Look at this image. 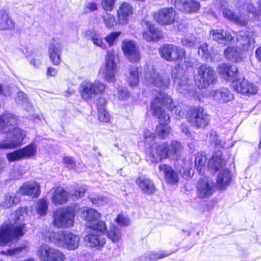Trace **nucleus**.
<instances>
[{
  "label": "nucleus",
  "instance_id": "52",
  "mask_svg": "<svg viewBox=\"0 0 261 261\" xmlns=\"http://www.w3.org/2000/svg\"><path fill=\"white\" fill-rule=\"evenodd\" d=\"M98 118L101 122H108L110 120V116L102 106L98 107Z\"/></svg>",
  "mask_w": 261,
  "mask_h": 261
},
{
  "label": "nucleus",
  "instance_id": "61",
  "mask_svg": "<svg viewBox=\"0 0 261 261\" xmlns=\"http://www.w3.org/2000/svg\"><path fill=\"white\" fill-rule=\"evenodd\" d=\"M86 191V188L85 186L80 187L75 189L74 195L78 198L83 197Z\"/></svg>",
  "mask_w": 261,
  "mask_h": 261
},
{
  "label": "nucleus",
  "instance_id": "44",
  "mask_svg": "<svg viewBox=\"0 0 261 261\" xmlns=\"http://www.w3.org/2000/svg\"><path fill=\"white\" fill-rule=\"evenodd\" d=\"M118 63L117 53L113 50L108 51L106 57V65H117Z\"/></svg>",
  "mask_w": 261,
  "mask_h": 261
},
{
  "label": "nucleus",
  "instance_id": "54",
  "mask_svg": "<svg viewBox=\"0 0 261 261\" xmlns=\"http://www.w3.org/2000/svg\"><path fill=\"white\" fill-rule=\"evenodd\" d=\"M27 247L25 245H23L22 246L16 248L12 250H8L6 252L1 251V253L2 254L11 255L19 254L20 252H22L23 251L27 252Z\"/></svg>",
  "mask_w": 261,
  "mask_h": 261
},
{
  "label": "nucleus",
  "instance_id": "45",
  "mask_svg": "<svg viewBox=\"0 0 261 261\" xmlns=\"http://www.w3.org/2000/svg\"><path fill=\"white\" fill-rule=\"evenodd\" d=\"M36 210L40 216H45L47 213L48 204L47 201L44 199L39 200L35 205Z\"/></svg>",
  "mask_w": 261,
  "mask_h": 261
},
{
  "label": "nucleus",
  "instance_id": "58",
  "mask_svg": "<svg viewBox=\"0 0 261 261\" xmlns=\"http://www.w3.org/2000/svg\"><path fill=\"white\" fill-rule=\"evenodd\" d=\"M97 10V5L93 2H89L86 4L84 8L85 13H89Z\"/></svg>",
  "mask_w": 261,
  "mask_h": 261
},
{
  "label": "nucleus",
  "instance_id": "8",
  "mask_svg": "<svg viewBox=\"0 0 261 261\" xmlns=\"http://www.w3.org/2000/svg\"><path fill=\"white\" fill-rule=\"evenodd\" d=\"M172 76L174 81L176 90L184 94L194 95L193 86L190 83L189 80L184 75V69L181 66H175L172 70Z\"/></svg>",
  "mask_w": 261,
  "mask_h": 261
},
{
  "label": "nucleus",
  "instance_id": "51",
  "mask_svg": "<svg viewBox=\"0 0 261 261\" xmlns=\"http://www.w3.org/2000/svg\"><path fill=\"white\" fill-rule=\"evenodd\" d=\"M236 38L238 43L244 47L248 46L251 43V38L247 35L244 36V33L242 32L237 34Z\"/></svg>",
  "mask_w": 261,
  "mask_h": 261
},
{
  "label": "nucleus",
  "instance_id": "30",
  "mask_svg": "<svg viewBox=\"0 0 261 261\" xmlns=\"http://www.w3.org/2000/svg\"><path fill=\"white\" fill-rule=\"evenodd\" d=\"M217 71L222 79L227 81L234 79L238 73L237 66H218Z\"/></svg>",
  "mask_w": 261,
  "mask_h": 261
},
{
  "label": "nucleus",
  "instance_id": "23",
  "mask_svg": "<svg viewBox=\"0 0 261 261\" xmlns=\"http://www.w3.org/2000/svg\"><path fill=\"white\" fill-rule=\"evenodd\" d=\"M22 195L30 196L33 198L39 196L40 193V186L35 181H28L24 183L19 188Z\"/></svg>",
  "mask_w": 261,
  "mask_h": 261
},
{
  "label": "nucleus",
  "instance_id": "40",
  "mask_svg": "<svg viewBox=\"0 0 261 261\" xmlns=\"http://www.w3.org/2000/svg\"><path fill=\"white\" fill-rule=\"evenodd\" d=\"M52 248L46 244L42 245L37 250V256L41 261H47Z\"/></svg>",
  "mask_w": 261,
  "mask_h": 261
},
{
  "label": "nucleus",
  "instance_id": "43",
  "mask_svg": "<svg viewBox=\"0 0 261 261\" xmlns=\"http://www.w3.org/2000/svg\"><path fill=\"white\" fill-rule=\"evenodd\" d=\"M207 137L209 138V140L212 144H213L218 149L225 147L224 141L220 139L215 131L211 130L209 133Z\"/></svg>",
  "mask_w": 261,
  "mask_h": 261
},
{
  "label": "nucleus",
  "instance_id": "62",
  "mask_svg": "<svg viewBox=\"0 0 261 261\" xmlns=\"http://www.w3.org/2000/svg\"><path fill=\"white\" fill-rule=\"evenodd\" d=\"M181 42L184 46L186 47H192L194 45V41L188 38H184L181 39Z\"/></svg>",
  "mask_w": 261,
  "mask_h": 261
},
{
  "label": "nucleus",
  "instance_id": "31",
  "mask_svg": "<svg viewBox=\"0 0 261 261\" xmlns=\"http://www.w3.org/2000/svg\"><path fill=\"white\" fill-rule=\"evenodd\" d=\"M231 179V175L229 170L226 168L221 170L217 176V187L221 189L226 188L230 184Z\"/></svg>",
  "mask_w": 261,
  "mask_h": 261
},
{
  "label": "nucleus",
  "instance_id": "46",
  "mask_svg": "<svg viewBox=\"0 0 261 261\" xmlns=\"http://www.w3.org/2000/svg\"><path fill=\"white\" fill-rule=\"evenodd\" d=\"M87 35H90L91 36V39L94 44L101 48H104L105 47V44L103 42L101 37L99 34L96 33L95 31H87Z\"/></svg>",
  "mask_w": 261,
  "mask_h": 261
},
{
  "label": "nucleus",
  "instance_id": "32",
  "mask_svg": "<svg viewBox=\"0 0 261 261\" xmlns=\"http://www.w3.org/2000/svg\"><path fill=\"white\" fill-rule=\"evenodd\" d=\"M200 7L199 3L195 0H183L182 4L177 5V9L187 13L196 12Z\"/></svg>",
  "mask_w": 261,
  "mask_h": 261
},
{
  "label": "nucleus",
  "instance_id": "18",
  "mask_svg": "<svg viewBox=\"0 0 261 261\" xmlns=\"http://www.w3.org/2000/svg\"><path fill=\"white\" fill-rule=\"evenodd\" d=\"M209 95L213 100L220 103H226L234 98L233 94L225 87L212 90Z\"/></svg>",
  "mask_w": 261,
  "mask_h": 261
},
{
  "label": "nucleus",
  "instance_id": "11",
  "mask_svg": "<svg viewBox=\"0 0 261 261\" xmlns=\"http://www.w3.org/2000/svg\"><path fill=\"white\" fill-rule=\"evenodd\" d=\"M217 81V75L210 66H200L195 82L199 88H205L214 84Z\"/></svg>",
  "mask_w": 261,
  "mask_h": 261
},
{
  "label": "nucleus",
  "instance_id": "57",
  "mask_svg": "<svg viewBox=\"0 0 261 261\" xmlns=\"http://www.w3.org/2000/svg\"><path fill=\"white\" fill-rule=\"evenodd\" d=\"M117 96L120 100L125 99L129 96L128 90L125 88L119 87L118 88Z\"/></svg>",
  "mask_w": 261,
  "mask_h": 261
},
{
  "label": "nucleus",
  "instance_id": "64",
  "mask_svg": "<svg viewBox=\"0 0 261 261\" xmlns=\"http://www.w3.org/2000/svg\"><path fill=\"white\" fill-rule=\"evenodd\" d=\"M57 73V70L56 68L49 67L47 71V75L50 76H55Z\"/></svg>",
  "mask_w": 261,
  "mask_h": 261
},
{
  "label": "nucleus",
  "instance_id": "17",
  "mask_svg": "<svg viewBox=\"0 0 261 261\" xmlns=\"http://www.w3.org/2000/svg\"><path fill=\"white\" fill-rule=\"evenodd\" d=\"M153 18L162 25H168L173 23L176 20V14L172 8H163L154 13Z\"/></svg>",
  "mask_w": 261,
  "mask_h": 261
},
{
  "label": "nucleus",
  "instance_id": "21",
  "mask_svg": "<svg viewBox=\"0 0 261 261\" xmlns=\"http://www.w3.org/2000/svg\"><path fill=\"white\" fill-rule=\"evenodd\" d=\"M197 195L201 198H207L210 196L213 192L212 182L206 177L198 180L197 185Z\"/></svg>",
  "mask_w": 261,
  "mask_h": 261
},
{
  "label": "nucleus",
  "instance_id": "47",
  "mask_svg": "<svg viewBox=\"0 0 261 261\" xmlns=\"http://www.w3.org/2000/svg\"><path fill=\"white\" fill-rule=\"evenodd\" d=\"M108 238L113 242H117L121 238V232L118 227L112 226L107 233Z\"/></svg>",
  "mask_w": 261,
  "mask_h": 261
},
{
  "label": "nucleus",
  "instance_id": "59",
  "mask_svg": "<svg viewBox=\"0 0 261 261\" xmlns=\"http://www.w3.org/2000/svg\"><path fill=\"white\" fill-rule=\"evenodd\" d=\"M120 34V32H115L111 33L110 35H107L105 37L106 41L111 45L113 44V42Z\"/></svg>",
  "mask_w": 261,
  "mask_h": 261
},
{
  "label": "nucleus",
  "instance_id": "42",
  "mask_svg": "<svg viewBox=\"0 0 261 261\" xmlns=\"http://www.w3.org/2000/svg\"><path fill=\"white\" fill-rule=\"evenodd\" d=\"M16 101L18 104L22 105L26 110L33 111L32 105L29 102L27 96L23 92L19 91L18 92Z\"/></svg>",
  "mask_w": 261,
  "mask_h": 261
},
{
  "label": "nucleus",
  "instance_id": "37",
  "mask_svg": "<svg viewBox=\"0 0 261 261\" xmlns=\"http://www.w3.org/2000/svg\"><path fill=\"white\" fill-rule=\"evenodd\" d=\"M116 72V66H103L99 71V74L107 81L112 82L115 80Z\"/></svg>",
  "mask_w": 261,
  "mask_h": 261
},
{
  "label": "nucleus",
  "instance_id": "7",
  "mask_svg": "<svg viewBox=\"0 0 261 261\" xmlns=\"http://www.w3.org/2000/svg\"><path fill=\"white\" fill-rule=\"evenodd\" d=\"M188 118L191 125L196 128H205L211 120L210 115L200 107L191 108Z\"/></svg>",
  "mask_w": 261,
  "mask_h": 261
},
{
  "label": "nucleus",
  "instance_id": "5",
  "mask_svg": "<svg viewBox=\"0 0 261 261\" xmlns=\"http://www.w3.org/2000/svg\"><path fill=\"white\" fill-rule=\"evenodd\" d=\"M215 5L218 9H221L226 19L240 25H246L247 19L251 17V15L254 20L259 19V15L256 13L255 8L251 4L246 3L239 7V15L227 8V3L225 0H215Z\"/></svg>",
  "mask_w": 261,
  "mask_h": 261
},
{
  "label": "nucleus",
  "instance_id": "41",
  "mask_svg": "<svg viewBox=\"0 0 261 261\" xmlns=\"http://www.w3.org/2000/svg\"><path fill=\"white\" fill-rule=\"evenodd\" d=\"M198 54L199 56L206 61L213 60V53L208 48L206 43H203L199 47Z\"/></svg>",
  "mask_w": 261,
  "mask_h": 261
},
{
  "label": "nucleus",
  "instance_id": "9",
  "mask_svg": "<svg viewBox=\"0 0 261 261\" xmlns=\"http://www.w3.org/2000/svg\"><path fill=\"white\" fill-rule=\"evenodd\" d=\"M105 89L106 85L99 81L93 83L85 81L80 87L82 97L86 101L91 100L96 95L103 93Z\"/></svg>",
  "mask_w": 261,
  "mask_h": 261
},
{
  "label": "nucleus",
  "instance_id": "33",
  "mask_svg": "<svg viewBox=\"0 0 261 261\" xmlns=\"http://www.w3.org/2000/svg\"><path fill=\"white\" fill-rule=\"evenodd\" d=\"M68 198L67 192L62 188L58 187L53 193L51 201L54 204H62L67 201Z\"/></svg>",
  "mask_w": 261,
  "mask_h": 261
},
{
  "label": "nucleus",
  "instance_id": "56",
  "mask_svg": "<svg viewBox=\"0 0 261 261\" xmlns=\"http://www.w3.org/2000/svg\"><path fill=\"white\" fill-rule=\"evenodd\" d=\"M63 162L69 169H74L76 163L73 157L64 156L63 158Z\"/></svg>",
  "mask_w": 261,
  "mask_h": 261
},
{
  "label": "nucleus",
  "instance_id": "36",
  "mask_svg": "<svg viewBox=\"0 0 261 261\" xmlns=\"http://www.w3.org/2000/svg\"><path fill=\"white\" fill-rule=\"evenodd\" d=\"M224 55L226 59L233 62H238L242 58L240 48L235 47H227Z\"/></svg>",
  "mask_w": 261,
  "mask_h": 261
},
{
  "label": "nucleus",
  "instance_id": "12",
  "mask_svg": "<svg viewBox=\"0 0 261 261\" xmlns=\"http://www.w3.org/2000/svg\"><path fill=\"white\" fill-rule=\"evenodd\" d=\"M37 151V145L33 143L23 148L8 153L6 158L9 162H13L33 158L36 154Z\"/></svg>",
  "mask_w": 261,
  "mask_h": 261
},
{
  "label": "nucleus",
  "instance_id": "20",
  "mask_svg": "<svg viewBox=\"0 0 261 261\" xmlns=\"http://www.w3.org/2000/svg\"><path fill=\"white\" fill-rule=\"evenodd\" d=\"M159 173L164 177L165 181L170 184L175 185L178 182L179 175L172 168L165 164L159 166Z\"/></svg>",
  "mask_w": 261,
  "mask_h": 261
},
{
  "label": "nucleus",
  "instance_id": "63",
  "mask_svg": "<svg viewBox=\"0 0 261 261\" xmlns=\"http://www.w3.org/2000/svg\"><path fill=\"white\" fill-rule=\"evenodd\" d=\"M184 59V63L186 64L193 65L195 64V59L190 56L187 57L186 56V53L185 54V56L182 57V59Z\"/></svg>",
  "mask_w": 261,
  "mask_h": 261
},
{
  "label": "nucleus",
  "instance_id": "38",
  "mask_svg": "<svg viewBox=\"0 0 261 261\" xmlns=\"http://www.w3.org/2000/svg\"><path fill=\"white\" fill-rule=\"evenodd\" d=\"M139 69L137 66H131L126 74L127 81L131 87L136 86L139 81Z\"/></svg>",
  "mask_w": 261,
  "mask_h": 261
},
{
  "label": "nucleus",
  "instance_id": "16",
  "mask_svg": "<svg viewBox=\"0 0 261 261\" xmlns=\"http://www.w3.org/2000/svg\"><path fill=\"white\" fill-rule=\"evenodd\" d=\"M160 53L164 59L172 61L176 60H182L185 50L172 44H166L161 48Z\"/></svg>",
  "mask_w": 261,
  "mask_h": 261
},
{
  "label": "nucleus",
  "instance_id": "28",
  "mask_svg": "<svg viewBox=\"0 0 261 261\" xmlns=\"http://www.w3.org/2000/svg\"><path fill=\"white\" fill-rule=\"evenodd\" d=\"M210 37L212 39L219 43L230 41L233 39L232 36L229 33L225 32L221 29L212 30Z\"/></svg>",
  "mask_w": 261,
  "mask_h": 261
},
{
  "label": "nucleus",
  "instance_id": "49",
  "mask_svg": "<svg viewBox=\"0 0 261 261\" xmlns=\"http://www.w3.org/2000/svg\"><path fill=\"white\" fill-rule=\"evenodd\" d=\"M89 199L93 204L98 206L105 205L108 202L107 198L100 195H91Z\"/></svg>",
  "mask_w": 261,
  "mask_h": 261
},
{
  "label": "nucleus",
  "instance_id": "55",
  "mask_svg": "<svg viewBox=\"0 0 261 261\" xmlns=\"http://www.w3.org/2000/svg\"><path fill=\"white\" fill-rule=\"evenodd\" d=\"M103 20L106 25L108 28H112L116 24L115 17L112 15L106 14L103 16Z\"/></svg>",
  "mask_w": 261,
  "mask_h": 261
},
{
  "label": "nucleus",
  "instance_id": "48",
  "mask_svg": "<svg viewBox=\"0 0 261 261\" xmlns=\"http://www.w3.org/2000/svg\"><path fill=\"white\" fill-rule=\"evenodd\" d=\"M65 259V256L63 253L53 248L50 255L47 261H64Z\"/></svg>",
  "mask_w": 261,
  "mask_h": 261
},
{
  "label": "nucleus",
  "instance_id": "13",
  "mask_svg": "<svg viewBox=\"0 0 261 261\" xmlns=\"http://www.w3.org/2000/svg\"><path fill=\"white\" fill-rule=\"evenodd\" d=\"M233 89L243 95H255L258 91V86L253 82L244 77L237 78L231 83Z\"/></svg>",
  "mask_w": 261,
  "mask_h": 261
},
{
  "label": "nucleus",
  "instance_id": "22",
  "mask_svg": "<svg viewBox=\"0 0 261 261\" xmlns=\"http://www.w3.org/2000/svg\"><path fill=\"white\" fill-rule=\"evenodd\" d=\"M103 231L92 229V232L86 236V240L88 241L91 247L98 248L103 246L106 243L104 234L102 233Z\"/></svg>",
  "mask_w": 261,
  "mask_h": 261
},
{
  "label": "nucleus",
  "instance_id": "6",
  "mask_svg": "<svg viewBox=\"0 0 261 261\" xmlns=\"http://www.w3.org/2000/svg\"><path fill=\"white\" fill-rule=\"evenodd\" d=\"M46 240L59 247L74 250L79 245L80 238L68 231L50 232L45 236Z\"/></svg>",
  "mask_w": 261,
  "mask_h": 261
},
{
  "label": "nucleus",
  "instance_id": "35",
  "mask_svg": "<svg viewBox=\"0 0 261 261\" xmlns=\"http://www.w3.org/2000/svg\"><path fill=\"white\" fill-rule=\"evenodd\" d=\"M147 30L143 33V37L147 41L159 40L160 38V32L155 27L149 22L146 23Z\"/></svg>",
  "mask_w": 261,
  "mask_h": 261
},
{
  "label": "nucleus",
  "instance_id": "3",
  "mask_svg": "<svg viewBox=\"0 0 261 261\" xmlns=\"http://www.w3.org/2000/svg\"><path fill=\"white\" fill-rule=\"evenodd\" d=\"M172 99L166 93L160 92L150 104V110L153 116H156L159 121V124L156 126V133L162 138L167 137L171 132V128L167 125L170 122V118L168 114L162 109V106H165L173 111L176 109L173 106Z\"/></svg>",
  "mask_w": 261,
  "mask_h": 261
},
{
  "label": "nucleus",
  "instance_id": "15",
  "mask_svg": "<svg viewBox=\"0 0 261 261\" xmlns=\"http://www.w3.org/2000/svg\"><path fill=\"white\" fill-rule=\"evenodd\" d=\"M144 78L148 84H152L157 87H164L167 88L170 84V79L167 74H163L160 75L154 71L153 66L147 68L144 72Z\"/></svg>",
  "mask_w": 261,
  "mask_h": 261
},
{
  "label": "nucleus",
  "instance_id": "24",
  "mask_svg": "<svg viewBox=\"0 0 261 261\" xmlns=\"http://www.w3.org/2000/svg\"><path fill=\"white\" fill-rule=\"evenodd\" d=\"M133 8L132 6L128 3H122L117 10L118 19L119 23L126 24L129 18L133 14Z\"/></svg>",
  "mask_w": 261,
  "mask_h": 261
},
{
  "label": "nucleus",
  "instance_id": "2",
  "mask_svg": "<svg viewBox=\"0 0 261 261\" xmlns=\"http://www.w3.org/2000/svg\"><path fill=\"white\" fill-rule=\"evenodd\" d=\"M144 142L146 145H151L147 158L151 163H157L163 159L176 158L181 149L180 144L176 141H172L170 145L164 144L157 145L152 144L155 136L149 130L144 132Z\"/></svg>",
  "mask_w": 261,
  "mask_h": 261
},
{
  "label": "nucleus",
  "instance_id": "60",
  "mask_svg": "<svg viewBox=\"0 0 261 261\" xmlns=\"http://www.w3.org/2000/svg\"><path fill=\"white\" fill-rule=\"evenodd\" d=\"M116 221L121 226H127L129 222L128 219L122 215H119Z\"/></svg>",
  "mask_w": 261,
  "mask_h": 261
},
{
  "label": "nucleus",
  "instance_id": "1",
  "mask_svg": "<svg viewBox=\"0 0 261 261\" xmlns=\"http://www.w3.org/2000/svg\"><path fill=\"white\" fill-rule=\"evenodd\" d=\"M17 122L16 116L10 113L0 117V133L6 134L5 139L0 141V149H14L22 144L26 133L16 126Z\"/></svg>",
  "mask_w": 261,
  "mask_h": 261
},
{
  "label": "nucleus",
  "instance_id": "4",
  "mask_svg": "<svg viewBox=\"0 0 261 261\" xmlns=\"http://www.w3.org/2000/svg\"><path fill=\"white\" fill-rule=\"evenodd\" d=\"M28 208L20 207L15 213L14 223L13 225L9 224H3L0 227V245L5 246L19 237L23 236L26 230L25 224L23 223L25 215H27Z\"/></svg>",
  "mask_w": 261,
  "mask_h": 261
},
{
  "label": "nucleus",
  "instance_id": "39",
  "mask_svg": "<svg viewBox=\"0 0 261 261\" xmlns=\"http://www.w3.org/2000/svg\"><path fill=\"white\" fill-rule=\"evenodd\" d=\"M207 158L204 152L197 154L195 160V166L199 174H203L206 169Z\"/></svg>",
  "mask_w": 261,
  "mask_h": 261
},
{
  "label": "nucleus",
  "instance_id": "53",
  "mask_svg": "<svg viewBox=\"0 0 261 261\" xmlns=\"http://www.w3.org/2000/svg\"><path fill=\"white\" fill-rule=\"evenodd\" d=\"M117 0H101V5L106 11H112L115 6V3Z\"/></svg>",
  "mask_w": 261,
  "mask_h": 261
},
{
  "label": "nucleus",
  "instance_id": "26",
  "mask_svg": "<svg viewBox=\"0 0 261 261\" xmlns=\"http://www.w3.org/2000/svg\"><path fill=\"white\" fill-rule=\"evenodd\" d=\"M63 50L62 46L59 43H51L48 47V54L52 63L58 65L61 63L60 56Z\"/></svg>",
  "mask_w": 261,
  "mask_h": 261
},
{
  "label": "nucleus",
  "instance_id": "19",
  "mask_svg": "<svg viewBox=\"0 0 261 261\" xmlns=\"http://www.w3.org/2000/svg\"><path fill=\"white\" fill-rule=\"evenodd\" d=\"M122 50L127 59L132 62H137L140 59V55L135 42L131 40L123 42Z\"/></svg>",
  "mask_w": 261,
  "mask_h": 261
},
{
  "label": "nucleus",
  "instance_id": "50",
  "mask_svg": "<svg viewBox=\"0 0 261 261\" xmlns=\"http://www.w3.org/2000/svg\"><path fill=\"white\" fill-rule=\"evenodd\" d=\"M170 253H166L163 251H152L147 252L145 255L149 261H154L168 256Z\"/></svg>",
  "mask_w": 261,
  "mask_h": 261
},
{
  "label": "nucleus",
  "instance_id": "34",
  "mask_svg": "<svg viewBox=\"0 0 261 261\" xmlns=\"http://www.w3.org/2000/svg\"><path fill=\"white\" fill-rule=\"evenodd\" d=\"M15 23L5 10H0V30H11Z\"/></svg>",
  "mask_w": 261,
  "mask_h": 261
},
{
  "label": "nucleus",
  "instance_id": "25",
  "mask_svg": "<svg viewBox=\"0 0 261 261\" xmlns=\"http://www.w3.org/2000/svg\"><path fill=\"white\" fill-rule=\"evenodd\" d=\"M225 161L222 158L220 151L216 152L208 161L207 168L211 171H219L224 169Z\"/></svg>",
  "mask_w": 261,
  "mask_h": 261
},
{
  "label": "nucleus",
  "instance_id": "29",
  "mask_svg": "<svg viewBox=\"0 0 261 261\" xmlns=\"http://www.w3.org/2000/svg\"><path fill=\"white\" fill-rule=\"evenodd\" d=\"M19 202V198L16 196V193L9 192L1 198L0 200V207L8 208L13 205H15Z\"/></svg>",
  "mask_w": 261,
  "mask_h": 261
},
{
  "label": "nucleus",
  "instance_id": "10",
  "mask_svg": "<svg viewBox=\"0 0 261 261\" xmlns=\"http://www.w3.org/2000/svg\"><path fill=\"white\" fill-rule=\"evenodd\" d=\"M81 218L86 222L87 226L91 229L106 230V223L99 221L101 214L96 210L90 207L84 208L81 213Z\"/></svg>",
  "mask_w": 261,
  "mask_h": 261
},
{
  "label": "nucleus",
  "instance_id": "14",
  "mask_svg": "<svg viewBox=\"0 0 261 261\" xmlns=\"http://www.w3.org/2000/svg\"><path fill=\"white\" fill-rule=\"evenodd\" d=\"M74 213L70 209H62L54 215V223L58 227H70L74 224Z\"/></svg>",
  "mask_w": 261,
  "mask_h": 261
},
{
  "label": "nucleus",
  "instance_id": "27",
  "mask_svg": "<svg viewBox=\"0 0 261 261\" xmlns=\"http://www.w3.org/2000/svg\"><path fill=\"white\" fill-rule=\"evenodd\" d=\"M136 184L144 194L151 195L155 191L153 182L148 178L139 177L136 180Z\"/></svg>",
  "mask_w": 261,
  "mask_h": 261
}]
</instances>
